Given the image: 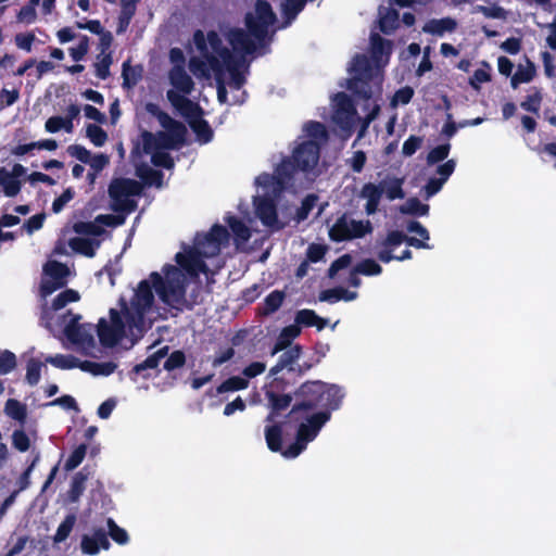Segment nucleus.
<instances>
[{
	"label": "nucleus",
	"instance_id": "49530a36",
	"mask_svg": "<svg viewBox=\"0 0 556 556\" xmlns=\"http://www.w3.org/2000/svg\"><path fill=\"white\" fill-rule=\"evenodd\" d=\"M317 200H318V197L315 194H308L303 200L302 205L300 208H298L296 215H295V219L298 223L303 222L308 217L311 211L316 205Z\"/></svg>",
	"mask_w": 556,
	"mask_h": 556
},
{
	"label": "nucleus",
	"instance_id": "ea45409f",
	"mask_svg": "<svg viewBox=\"0 0 556 556\" xmlns=\"http://www.w3.org/2000/svg\"><path fill=\"white\" fill-rule=\"evenodd\" d=\"M142 70L139 66H130L127 62L123 64L122 76L124 79L123 85L127 88H131L140 80Z\"/></svg>",
	"mask_w": 556,
	"mask_h": 556
},
{
	"label": "nucleus",
	"instance_id": "c85d7f7f",
	"mask_svg": "<svg viewBox=\"0 0 556 556\" xmlns=\"http://www.w3.org/2000/svg\"><path fill=\"white\" fill-rule=\"evenodd\" d=\"M0 187L7 197H15L21 191V181L15 179L5 167H1Z\"/></svg>",
	"mask_w": 556,
	"mask_h": 556
},
{
	"label": "nucleus",
	"instance_id": "cd10ccee",
	"mask_svg": "<svg viewBox=\"0 0 556 556\" xmlns=\"http://www.w3.org/2000/svg\"><path fill=\"white\" fill-rule=\"evenodd\" d=\"M301 332V329L298 325H290L281 331L280 336L278 337V340L271 351V355L277 354L280 351H283L287 349L291 341L296 338Z\"/></svg>",
	"mask_w": 556,
	"mask_h": 556
},
{
	"label": "nucleus",
	"instance_id": "7ed1b4c3",
	"mask_svg": "<svg viewBox=\"0 0 556 556\" xmlns=\"http://www.w3.org/2000/svg\"><path fill=\"white\" fill-rule=\"evenodd\" d=\"M151 278L140 281L134 290L129 304H123L122 311L110 309L109 320L101 318L97 327L99 340L104 346H114L122 338L137 340L150 327L146 316L154 303Z\"/></svg>",
	"mask_w": 556,
	"mask_h": 556
},
{
	"label": "nucleus",
	"instance_id": "9d476101",
	"mask_svg": "<svg viewBox=\"0 0 556 556\" xmlns=\"http://www.w3.org/2000/svg\"><path fill=\"white\" fill-rule=\"evenodd\" d=\"M166 97L172 105L188 119L190 127L197 134L198 140L202 143L208 142L213 132L207 122L201 117L200 106L173 90H168Z\"/></svg>",
	"mask_w": 556,
	"mask_h": 556
},
{
	"label": "nucleus",
	"instance_id": "4c0bfd02",
	"mask_svg": "<svg viewBox=\"0 0 556 556\" xmlns=\"http://www.w3.org/2000/svg\"><path fill=\"white\" fill-rule=\"evenodd\" d=\"M305 2L306 0H282L281 11L287 18V24H290L303 10Z\"/></svg>",
	"mask_w": 556,
	"mask_h": 556
},
{
	"label": "nucleus",
	"instance_id": "39448f33",
	"mask_svg": "<svg viewBox=\"0 0 556 556\" xmlns=\"http://www.w3.org/2000/svg\"><path fill=\"white\" fill-rule=\"evenodd\" d=\"M370 46L375 65L366 55H356L350 68L352 77L348 83V89L366 100L381 91L380 67L388 62L391 52V42L376 33L370 35Z\"/></svg>",
	"mask_w": 556,
	"mask_h": 556
},
{
	"label": "nucleus",
	"instance_id": "603ef678",
	"mask_svg": "<svg viewBox=\"0 0 556 556\" xmlns=\"http://www.w3.org/2000/svg\"><path fill=\"white\" fill-rule=\"evenodd\" d=\"M42 364L34 358L27 363L26 381L30 386H36L40 380V371Z\"/></svg>",
	"mask_w": 556,
	"mask_h": 556
},
{
	"label": "nucleus",
	"instance_id": "5701e85b",
	"mask_svg": "<svg viewBox=\"0 0 556 556\" xmlns=\"http://www.w3.org/2000/svg\"><path fill=\"white\" fill-rule=\"evenodd\" d=\"M268 405L271 408V413L267 416V422H274L275 413L286 409L292 402V397L289 394H278L273 390H266L265 392Z\"/></svg>",
	"mask_w": 556,
	"mask_h": 556
},
{
	"label": "nucleus",
	"instance_id": "dca6fc26",
	"mask_svg": "<svg viewBox=\"0 0 556 556\" xmlns=\"http://www.w3.org/2000/svg\"><path fill=\"white\" fill-rule=\"evenodd\" d=\"M45 278L41 282V294L47 296L55 290L64 287L70 270L66 265L56 261H49L43 267Z\"/></svg>",
	"mask_w": 556,
	"mask_h": 556
},
{
	"label": "nucleus",
	"instance_id": "f03ea898",
	"mask_svg": "<svg viewBox=\"0 0 556 556\" xmlns=\"http://www.w3.org/2000/svg\"><path fill=\"white\" fill-rule=\"evenodd\" d=\"M146 111L156 117L166 131L156 134L142 131L138 140L134 142L130 157L136 175L147 185L161 188L163 174L153 169L151 164L167 169L174 167V161L167 151L184 141L186 127L163 112L155 103H147Z\"/></svg>",
	"mask_w": 556,
	"mask_h": 556
},
{
	"label": "nucleus",
	"instance_id": "052dcab7",
	"mask_svg": "<svg viewBox=\"0 0 556 556\" xmlns=\"http://www.w3.org/2000/svg\"><path fill=\"white\" fill-rule=\"evenodd\" d=\"M185 354L180 351L173 352L164 362L166 370H173L181 367L185 364Z\"/></svg>",
	"mask_w": 556,
	"mask_h": 556
},
{
	"label": "nucleus",
	"instance_id": "bf43d9fd",
	"mask_svg": "<svg viewBox=\"0 0 556 556\" xmlns=\"http://www.w3.org/2000/svg\"><path fill=\"white\" fill-rule=\"evenodd\" d=\"M108 528L111 538L115 542L119 544H125L128 541L127 532L124 529L119 528L112 519L108 520Z\"/></svg>",
	"mask_w": 556,
	"mask_h": 556
},
{
	"label": "nucleus",
	"instance_id": "0e129e2a",
	"mask_svg": "<svg viewBox=\"0 0 556 556\" xmlns=\"http://www.w3.org/2000/svg\"><path fill=\"white\" fill-rule=\"evenodd\" d=\"M265 370H266L265 363L254 362L243 369L242 375L245 379L249 380V379L255 378L256 376L263 374Z\"/></svg>",
	"mask_w": 556,
	"mask_h": 556
},
{
	"label": "nucleus",
	"instance_id": "9b49d317",
	"mask_svg": "<svg viewBox=\"0 0 556 556\" xmlns=\"http://www.w3.org/2000/svg\"><path fill=\"white\" fill-rule=\"evenodd\" d=\"M304 419L299 426L296 441L282 452L287 458H294L300 455L308 442L313 441L323 426L330 419V412H318L312 415H301Z\"/></svg>",
	"mask_w": 556,
	"mask_h": 556
},
{
	"label": "nucleus",
	"instance_id": "6e6d98bb",
	"mask_svg": "<svg viewBox=\"0 0 556 556\" xmlns=\"http://www.w3.org/2000/svg\"><path fill=\"white\" fill-rule=\"evenodd\" d=\"M12 445L20 452H26L30 446L28 435L22 430H14L12 433Z\"/></svg>",
	"mask_w": 556,
	"mask_h": 556
},
{
	"label": "nucleus",
	"instance_id": "2eb2a0df",
	"mask_svg": "<svg viewBox=\"0 0 556 556\" xmlns=\"http://www.w3.org/2000/svg\"><path fill=\"white\" fill-rule=\"evenodd\" d=\"M374 230L370 220H356L344 214L339 217L329 229V236L333 241L352 240L370 235Z\"/></svg>",
	"mask_w": 556,
	"mask_h": 556
},
{
	"label": "nucleus",
	"instance_id": "680f3d73",
	"mask_svg": "<svg viewBox=\"0 0 556 556\" xmlns=\"http://www.w3.org/2000/svg\"><path fill=\"white\" fill-rule=\"evenodd\" d=\"M351 263H352L351 255L344 254V255L340 256L338 260H336L331 264V266H330V268L328 270L329 277L333 278L339 270L349 267L351 265Z\"/></svg>",
	"mask_w": 556,
	"mask_h": 556
},
{
	"label": "nucleus",
	"instance_id": "4be33fe9",
	"mask_svg": "<svg viewBox=\"0 0 556 556\" xmlns=\"http://www.w3.org/2000/svg\"><path fill=\"white\" fill-rule=\"evenodd\" d=\"M110 542L103 529H98L92 535H84L81 539V551L85 554L94 555L100 548L108 549Z\"/></svg>",
	"mask_w": 556,
	"mask_h": 556
},
{
	"label": "nucleus",
	"instance_id": "f3484780",
	"mask_svg": "<svg viewBox=\"0 0 556 556\" xmlns=\"http://www.w3.org/2000/svg\"><path fill=\"white\" fill-rule=\"evenodd\" d=\"M67 153L77 159L78 161L90 165V167L96 172H101L110 162V159L105 154H96L91 155L90 151H88L85 147L79 144H72L67 148Z\"/></svg>",
	"mask_w": 556,
	"mask_h": 556
},
{
	"label": "nucleus",
	"instance_id": "c03bdc74",
	"mask_svg": "<svg viewBox=\"0 0 556 556\" xmlns=\"http://www.w3.org/2000/svg\"><path fill=\"white\" fill-rule=\"evenodd\" d=\"M86 135L96 147H102L106 140V132L98 125L89 124L86 128Z\"/></svg>",
	"mask_w": 556,
	"mask_h": 556
},
{
	"label": "nucleus",
	"instance_id": "8fccbe9b",
	"mask_svg": "<svg viewBox=\"0 0 556 556\" xmlns=\"http://www.w3.org/2000/svg\"><path fill=\"white\" fill-rule=\"evenodd\" d=\"M79 299V295L74 290H65L62 293H60L52 303V309L59 311L63 308L67 303L75 302Z\"/></svg>",
	"mask_w": 556,
	"mask_h": 556
},
{
	"label": "nucleus",
	"instance_id": "f704fd0d",
	"mask_svg": "<svg viewBox=\"0 0 556 556\" xmlns=\"http://www.w3.org/2000/svg\"><path fill=\"white\" fill-rule=\"evenodd\" d=\"M303 130L309 138H312L311 140L318 144H320V142H326L328 139L327 130L321 123L308 122L304 125Z\"/></svg>",
	"mask_w": 556,
	"mask_h": 556
},
{
	"label": "nucleus",
	"instance_id": "774afa93",
	"mask_svg": "<svg viewBox=\"0 0 556 556\" xmlns=\"http://www.w3.org/2000/svg\"><path fill=\"white\" fill-rule=\"evenodd\" d=\"M414 96V90L410 87H404L397 90L393 97V104H407Z\"/></svg>",
	"mask_w": 556,
	"mask_h": 556
},
{
	"label": "nucleus",
	"instance_id": "a19ab883",
	"mask_svg": "<svg viewBox=\"0 0 556 556\" xmlns=\"http://www.w3.org/2000/svg\"><path fill=\"white\" fill-rule=\"evenodd\" d=\"M400 212L424 216L428 214L429 205L422 204L417 198H410L400 207Z\"/></svg>",
	"mask_w": 556,
	"mask_h": 556
},
{
	"label": "nucleus",
	"instance_id": "a211bd4d",
	"mask_svg": "<svg viewBox=\"0 0 556 556\" xmlns=\"http://www.w3.org/2000/svg\"><path fill=\"white\" fill-rule=\"evenodd\" d=\"M405 239L406 235L402 231L393 230L384 239L377 240L376 248L379 249L377 251L378 258L383 263L394 260V255H392L393 249L405 242Z\"/></svg>",
	"mask_w": 556,
	"mask_h": 556
},
{
	"label": "nucleus",
	"instance_id": "412c9836",
	"mask_svg": "<svg viewBox=\"0 0 556 556\" xmlns=\"http://www.w3.org/2000/svg\"><path fill=\"white\" fill-rule=\"evenodd\" d=\"M382 195L379 184L367 182L362 187L359 197L366 200L365 212L367 215H374L379 210Z\"/></svg>",
	"mask_w": 556,
	"mask_h": 556
},
{
	"label": "nucleus",
	"instance_id": "79ce46f5",
	"mask_svg": "<svg viewBox=\"0 0 556 556\" xmlns=\"http://www.w3.org/2000/svg\"><path fill=\"white\" fill-rule=\"evenodd\" d=\"M265 438L268 447L278 452L281 447V427L278 425L267 426L265 429Z\"/></svg>",
	"mask_w": 556,
	"mask_h": 556
},
{
	"label": "nucleus",
	"instance_id": "20e7f679",
	"mask_svg": "<svg viewBox=\"0 0 556 556\" xmlns=\"http://www.w3.org/2000/svg\"><path fill=\"white\" fill-rule=\"evenodd\" d=\"M319 153L320 146L317 142L303 141L293 149L291 157L282 160L274 175L262 174L258 181L269 184L274 192H295L298 189L306 188L318 176Z\"/></svg>",
	"mask_w": 556,
	"mask_h": 556
},
{
	"label": "nucleus",
	"instance_id": "58836bf2",
	"mask_svg": "<svg viewBox=\"0 0 556 556\" xmlns=\"http://www.w3.org/2000/svg\"><path fill=\"white\" fill-rule=\"evenodd\" d=\"M249 387V380L244 377L233 376L225 380L218 388L217 393L244 390Z\"/></svg>",
	"mask_w": 556,
	"mask_h": 556
},
{
	"label": "nucleus",
	"instance_id": "ddd939ff",
	"mask_svg": "<svg viewBox=\"0 0 556 556\" xmlns=\"http://www.w3.org/2000/svg\"><path fill=\"white\" fill-rule=\"evenodd\" d=\"M141 185L128 178H116L109 186V195L112 200V210L114 212L130 213L137 203L135 197L141 192Z\"/></svg>",
	"mask_w": 556,
	"mask_h": 556
},
{
	"label": "nucleus",
	"instance_id": "13d9d810",
	"mask_svg": "<svg viewBox=\"0 0 556 556\" xmlns=\"http://www.w3.org/2000/svg\"><path fill=\"white\" fill-rule=\"evenodd\" d=\"M334 112H356L350 97L346 93L340 92L334 97Z\"/></svg>",
	"mask_w": 556,
	"mask_h": 556
},
{
	"label": "nucleus",
	"instance_id": "4d7b16f0",
	"mask_svg": "<svg viewBox=\"0 0 556 556\" xmlns=\"http://www.w3.org/2000/svg\"><path fill=\"white\" fill-rule=\"evenodd\" d=\"M541 100V92L539 90H534L533 93L529 94L526 100L521 102L520 106L528 112L538 113Z\"/></svg>",
	"mask_w": 556,
	"mask_h": 556
},
{
	"label": "nucleus",
	"instance_id": "72a5a7b5",
	"mask_svg": "<svg viewBox=\"0 0 556 556\" xmlns=\"http://www.w3.org/2000/svg\"><path fill=\"white\" fill-rule=\"evenodd\" d=\"M228 225L233 232L238 243H245L251 238L250 228L241 220L236 217H228Z\"/></svg>",
	"mask_w": 556,
	"mask_h": 556
},
{
	"label": "nucleus",
	"instance_id": "6e6552de",
	"mask_svg": "<svg viewBox=\"0 0 556 556\" xmlns=\"http://www.w3.org/2000/svg\"><path fill=\"white\" fill-rule=\"evenodd\" d=\"M163 271L164 278L156 271L150 274L153 287L162 302L177 311L191 308L194 301L186 298V274L174 265L164 266Z\"/></svg>",
	"mask_w": 556,
	"mask_h": 556
},
{
	"label": "nucleus",
	"instance_id": "6ab92c4d",
	"mask_svg": "<svg viewBox=\"0 0 556 556\" xmlns=\"http://www.w3.org/2000/svg\"><path fill=\"white\" fill-rule=\"evenodd\" d=\"M168 78L176 89L174 91L180 96L186 97V94H190L193 90L194 83L181 65H175L169 71Z\"/></svg>",
	"mask_w": 556,
	"mask_h": 556
},
{
	"label": "nucleus",
	"instance_id": "3c124183",
	"mask_svg": "<svg viewBox=\"0 0 556 556\" xmlns=\"http://www.w3.org/2000/svg\"><path fill=\"white\" fill-rule=\"evenodd\" d=\"M164 357H165V354L162 351H159V352L154 353L153 355L149 356L142 363L137 364L134 367V371L136 374H140L147 369L156 368L159 366L160 361L163 359Z\"/></svg>",
	"mask_w": 556,
	"mask_h": 556
},
{
	"label": "nucleus",
	"instance_id": "393cba45",
	"mask_svg": "<svg viewBox=\"0 0 556 556\" xmlns=\"http://www.w3.org/2000/svg\"><path fill=\"white\" fill-rule=\"evenodd\" d=\"M399 13L392 8L380 7L379 28L384 34H391L397 26Z\"/></svg>",
	"mask_w": 556,
	"mask_h": 556
},
{
	"label": "nucleus",
	"instance_id": "338daca9",
	"mask_svg": "<svg viewBox=\"0 0 556 556\" xmlns=\"http://www.w3.org/2000/svg\"><path fill=\"white\" fill-rule=\"evenodd\" d=\"M74 198V191L66 189L58 199L52 203V211L59 213L63 207Z\"/></svg>",
	"mask_w": 556,
	"mask_h": 556
},
{
	"label": "nucleus",
	"instance_id": "423d86ee",
	"mask_svg": "<svg viewBox=\"0 0 556 556\" xmlns=\"http://www.w3.org/2000/svg\"><path fill=\"white\" fill-rule=\"evenodd\" d=\"M229 233L224 226L214 225L210 232L197 235L192 248H184V252L176 254V262L190 275L198 276L200 273H206L207 267L202 257H213L220 251L223 244H226Z\"/></svg>",
	"mask_w": 556,
	"mask_h": 556
},
{
	"label": "nucleus",
	"instance_id": "c9c22d12",
	"mask_svg": "<svg viewBox=\"0 0 556 556\" xmlns=\"http://www.w3.org/2000/svg\"><path fill=\"white\" fill-rule=\"evenodd\" d=\"M87 476L81 471L77 472L72 480L71 489L68 491V498L72 503H76L86 488Z\"/></svg>",
	"mask_w": 556,
	"mask_h": 556
},
{
	"label": "nucleus",
	"instance_id": "b1692460",
	"mask_svg": "<svg viewBox=\"0 0 556 556\" xmlns=\"http://www.w3.org/2000/svg\"><path fill=\"white\" fill-rule=\"evenodd\" d=\"M403 179L396 177H386L379 182V187L387 199L393 201L395 199H403L405 193L402 188Z\"/></svg>",
	"mask_w": 556,
	"mask_h": 556
},
{
	"label": "nucleus",
	"instance_id": "37998d69",
	"mask_svg": "<svg viewBox=\"0 0 556 556\" xmlns=\"http://www.w3.org/2000/svg\"><path fill=\"white\" fill-rule=\"evenodd\" d=\"M87 452V445L80 444L78 447H76L73 453L68 456L64 464V469L66 471L74 470L80 463L84 460Z\"/></svg>",
	"mask_w": 556,
	"mask_h": 556
},
{
	"label": "nucleus",
	"instance_id": "a18cd8bd",
	"mask_svg": "<svg viewBox=\"0 0 556 556\" xmlns=\"http://www.w3.org/2000/svg\"><path fill=\"white\" fill-rule=\"evenodd\" d=\"M285 299V293L282 291H273L265 299L264 303V312L265 314H273L276 312L282 304Z\"/></svg>",
	"mask_w": 556,
	"mask_h": 556
},
{
	"label": "nucleus",
	"instance_id": "09e8293b",
	"mask_svg": "<svg viewBox=\"0 0 556 556\" xmlns=\"http://www.w3.org/2000/svg\"><path fill=\"white\" fill-rule=\"evenodd\" d=\"M16 367V356L5 350L0 351V375H7Z\"/></svg>",
	"mask_w": 556,
	"mask_h": 556
},
{
	"label": "nucleus",
	"instance_id": "a878e982",
	"mask_svg": "<svg viewBox=\"0 0 556 556\" xmlns=\"http://www.w3.org/2000/svg\"><path fill=\"white\" fill-rule=\"evenodd\" d=\"M457 27L455 20L444 17L440 20H431L424 26V31L432 35H443L445 31H453Z\"/></svg>",
	"mask_w": 556,
	"mask_h": 556
},
{
	"label": "nucleus",
	"instance_id": "7c9ffc66",
	"mask_svg": "<svg viewBox=\"0 0 556 556\" xmlns=\"http://www.w3.org/2000/svg\"><path fill=\"white\" fill-rule=\"evenodd\" d=\"M534 74H535L534 65L529 60H527V64L526 65L520 64L516 71V73L513 75L511 80H510L511 87L514 89H516L519 86V84L531 81Z\"/></svg>",
	"mask_w": 556,
	"mask_h": 556
},
{
	"label": "nucleus",
	"instance_id": "69168bd1",
	"mask_svg": "<svg viewBox=\"0 0 556 556\" xmlns=\"http://www.w3.org/2000/svg\"><path fill=\"white\" fill-rule=\"evenodd\" d=\"M112 63V59L110 55H103L101 60H99L96 66L97 76L101 79H105L110 75V65Z\"/></svg>",
	"mask_w": 556,
	"mask_h": 556
},
{
	"label": "nucleus",
	"instance_id": "e433bc0d",
	"mask_svg": "<svg viewBox=\"0 0 556 556\" xmlns=\"http://www.w3.org/2000/svg\"><path fill=\"white\" fill-rule=\"evenodd\" d=\"M76 523V516L75 515H68L66 518L62 521V523L58 527L56 533L53 536V543L59 544L64 542L73 531V528Z\"/></svg>",
	"mask_w": 556,
	"mask_h": 556
},
{
	"label": "nucleus",
	"instance_id": "f8f14e48",
	"mask_svg": "<svg viewBox=\"0 0 556 556\" xmlns=\"http://www.w3.org/2000/svg\"><path fill=\"white\" fill-rule=\"evenodd\" d=\"M255 182L263 189V193L254 198L256 216L261 219L262 224L270 230L277 231L282 229L286 223L278 218L275 203V199L278 198L282 191L274 192L271 186H269V184L260 182L258 177Z\"/></svg>",
	"mask_w": 556,
	"mask_h": 556
},
{
	"label": "nucleus",
	"instance_id": "bb28decb",
	"mask_svg": "<svg viewBox=\"0 0 556 556\" xmlns=\"http://www.w3.org/2000/svg\"><path fill=\"white\" fill-rule=\"evenodd\" d=\"M117 365L113 362H90L86 361L80 364V369L94 376H109L113 374Z\"/></svg>",
	"mask_w": 556,
	"mask_h": 556
},
{
	"label": "nucleus",
	"instance_id": "1a4fd4ad",
	"mask_svg": "<svg viewBox=\"0 0 556 556\" xmlns=\"http://www.w3.org/2000/svg\"><path fill=\"white\" fill-rule=\"evenodd\" d=\"M299 393L308 399L293 406L291 415L298 416L303 412H308L318 405L329 409H337L343 397L341 389L337 386H327L321 381L306 382L301 386Z\"/></svg>",
	"mask_w": 556,
	"mask_h": 556
},
{
	"label": "nucleus",
	"instance_id": "4468645a",
	"mask_svg": "<svg viewBox=\"0 0 556 556\" xmlns=\"http://www.w3.org/2000/svg\"><path fill=\"white\" fill-rule=\"evenodd\" d=\"M79 315L68 312L64 316V333L72 343L90 354V351L96 346L94 327L91 324H79Z\"/></svg>",
	"mask_w": 556,
	"mask_h": 556
},
{
	"label": "nucleus",
	"instance_id": "de8ad7c7",
	"mask_svg": "<svg viewBox=\"0 0 556 556\" xmlns=\"http://www.w3.org/2000/svg\"><path fill=\"white\" fill-rule=\"evenodd\" d=\"M382 271L381 266L374 260H364L363 262L358 263L355 267L356 274L367 275V276H374L379 275Z\"/></svg>",
	"mask_w": 556,
	"mask_h": 556
},
{
	"label": "nucleus",
	"instance_id": "aec40b11",
	"mask_svg": "<svg viewBox=\"0 0 556 556\" xmlns=\"http://www.w3.org/2000/svg\"><path fill=\"white\" fill-rule=\"evenodd\" d=\"M456 166V162L454 160H448L442 165H439L437 168V174L441 176V178H431L425 187L427 199L434 195L439 192L444 182L448 179V177L453 174Z\"/></svg>",
	"mask_w": 556,
	"mask_h": 556
},
{
	"label": "nucleus",
	"instance_id": "5fc2aeb1",
	"mask_svg": "<svg viewBox=\"0 0 556 556\" xmlns=\"http://www.w3.org/2000/svg\"><path fill=\"white\" fill-rule=\"evenodd\" d=\"M450 149L451 146L448 143L435 147L428 153L427 163L432 165L445 160L450 153Z\"/></svg>",
	"mask_w": 556,
	"mask_h": 556
},
{
	"label": "nucleus",
	"instance_id": "473e14b6",
	"mask_svg": "<svg viewBox=\"0 0 556 556\" xmlns=\"http://www.w3.org/2000/svg\"><path fill=\"white\" fill-rule=\"evenodd\" d=\"M46 363H49L60 369H72L79 367L83 362L72 355L58 354L54 356H48Z\"/></svg>",
	"mask_w": 556,
	"mask_h": 556
},
{
	"label": "nucleus",
	"instance_id": "c756f323",
	"mask_svg": "<svg viewBox=\"0 0 556 556\" xmlns=\"http://www.w3.org/2000/svg\"><path fill=\"white\" fill-rule=\"evenodd\" d=\"M296 325H303V326H317V328L320 330L327 325V320L320 318L314 311L311 309H301L296 313L295 316Z\"/></svg>",
	"mask_w": 556,
	"mask_h": 556
},
{
	"label": "nucleus",
	"instance_id": "864d4df0",
	"mask_svg": "<svg viewBox=\"0 0 556 556\" xmlns=\"http://www.w3.org/2000/svg\"><path fill=\"white\" fill-rule=\"evenodd\" d=\"M301 354V348L299 345L290 346L285 349V352L279 357V363L285 367L291 366L295 363Z\"/></svg>",
	"mask_w": 556,
	"mask_h": 556
},
{
	"label": "nucleus",
	"instance_id": "e2e57ef3",
	"mask_svg": "<svg viewBox=\"0 0 556 556\" xmlns=\"http://www.w3.org/2000/svg\"><path fill=\"white\" fill-rule=\"evenodd\" d=\"M422 143V138L417 136H410L403 144L402 153L405 156H412Z\"/></svg>",
	"mask_w": 556,
	"mask_h": 556
},
{
	"label": "nucleus",
	"instance_id": "f257e3e1",
	"mask_svg": "<svg viewBox=\"0 0 556 556\" xmlns=\"http://www.w3.org/2000/svg\"><path fill=\"white\" fill-rule=\"evenodd\" d=\"M275 22L276 14L273 12L270 4L265 0H257L254 11L245 15V25L249 31L235 28L227 34L228 42L235 53L223 45L222 39L215 31H210L206 38L203 31H195L193 36L194 43L215 74L218 83L217 96L222 103L227 101V91L224 85L226 77L231 88L239 90L243 86L245 79L241 70L245 66V55L262 47L269 27Z\"/></svg>",
	"mask_w": 556,
	"mask_h": 556
},
{
	"label": "nucleus",
	"instance_id": "0eeeda50",
	"mask_svg": "<svg viewBox=\"0 0 556 556\" xmlns=\"http://www.w3.org/2000/svg\"><path fill=\"white\" fill-rule=\"evenodd\" d=\"M125 223L124 215H98L92 222H76L73 230L78 236L68 240L70 248L83 255L92 257L100 247L99 237L104 232V227H116Z\"/></svg>",
	"mask_w": 556,
	"mask_h": 556
},
{
	"label": "nucleus",
	"instance_id": "2f4dec72",
	"mask_svg": "<svg viewBox=\"0 0 556 556\" xmlns=\"http://www.w3.org/2000/svg\"><path fill=\"white\" fill-rule=\"evenodd\" d=\"M4 413L12 419L17 420L22 425L25 422L27 417V408L25 404H22L15 399L7 401L4 406Z\"/></svg>",
	"mask_w": 556,
	"mask_h": 556
}]
</instances>
